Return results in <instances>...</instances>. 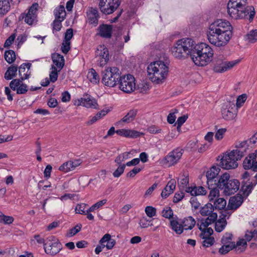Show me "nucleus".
<instances>
[{
    "label": "nucleus",
    "instance_id": "1",
    "mask_svg": "<svg viewBox=\"0 0 257 257\" xmlns=\"http://www.w3.org/2000/svg\"><path fill=\"white\" fill-rule=\"evenodd\" d=\"M207 35L211 44L218 47L224 46L232 37V27L228 21L219 19L210 25Z\"/></svg>",
    "mask_w": 257,
    "mask_h": 257
},
{
    "label": "nucleus",
    "instance_id": "2",
    "mask_svg": "<svg viewBox=\"0 0 257 257\" xmlns=\"http://www.w3.org/2000/svg\"><path fill=\"white\" fill-rule=\"evenodd\" d=\"M247 4V0H229L227 4V14L233 20L247 19L251 22L255 12L252 6Z\"/></svg>",
    "mask_w": 257,
    "mask_h": 257
},
{
    "label": "nucleus",
    "instance_id": "3",
    "mask_svg": "<svg viewBox=\"0 0 257 257\" xmlns=\"http://www.w3.org/2000/svg\"><path fill=\"white\" fill-rule=\"evenodd\" d=\"M168 71V64L162 61L151 63L148 67L149 78L156 84L163 82L167 76Z\"/></svg>",
    "mask_w": 257,
    "mask_h": 257
},
{
    "label": "nucleus",
    "instance_id": "4",
    "mask_svg": "<svg viewBox=\"0 0 257 257\" xmlns=\"http://www.w3.org/2000/svg\"><path fill=\"white\" fill-rule=\"evenodd\" d=\"M195 43L192 39L188 38L178 40L172 48L173 55L178 59L184 58L190 56L192 59Z\"/></svg>",
    "mask_w": 257,
    "mask_h": 257
},
{
    "label": "nucleus",
    "instance_id": "5",
    "mask_svg": "<svg viewBox=\"0 0 257 257\" xmlns=\"http://www.w3.org/2000/svg\"><path fill=\"white\" fill-rule=\"evenodd\" d=\"M121 73L116 67H110L102 72V82L105 86L113 87L118 84Z\"/></svg>",
    "mask_w": 257,
    "mask_h": 257
},
{
    "label": "nucleus",
    "instance_id": "6",
    "mask_svg": "<svg viewBox=\"0 0 257 257\" xmlns=\"http://www.w3.org/2000/svg\"><path fill=\"white\" fill-rule=\"evenodd\" d=\"M214 209L211 203H207L201 208L200 212L201 215L207 216L208 217L205 219L201 220L199 227L200 230L204 229L207 226L216 221L217 214L213 212Z\"/></svg>",
    "mask_w": 257,
    "mask_h": 257
},
{
    "label": "nucleus",
    "instance_id": "7",
    "mask_svg": "<svg viewBox=\"0 0 257 257\" xmlns=\"http://www.w3.org/2000/svg\"><path fill=\"white\" fill-rule=\"evenodd\" d=\"M240 159L232 151L226 152L221 159L220 165L227 170L235 169L238 166L237 161Z\"/></svg>",
    "mask_w": 257,
    "mask_h": 257
},
{
    "label": "nucleus",
    "instance_id": "8",
    "mask_svg": "<svg viewBox=\"0 0 257 257\" xmlns=\"http://www.w3.org/2000/svg\"><path fill=\"white\" fill-rule=\"evenodd\" d=\"M221 186V189L223 190L224 195L226 196L231 195L236 192L240 186V182L235 179H231L230 178H223V182Z\"/></svg>",
    "mask_w": 257,
    "mask_h": 257
},
{
    "label": "nucleus",
    "instance_id": "9",
    "mask_svg": "<svg viewBox=\"0 0 257 257\" xmlns=\"http://www.w3.org/2000/svg\"><path fill=\"white\" fill-rule=\"evenodd\" d=\"M183 153V149L177 148L168 153L162 160V163L169 167L174 166L179 162Z\"/></svg>",
    "mask_w": 257,
    "mask_h": 257
},
{
    "label": "nucleus",
    "instance_id": "10",
    "mask_svg": "<svg viewBox=\"0 0 257 257\" xmlns=\"http://www.w3.org/2000/svg\"><path fill=\"white\" fill-rule=\"evenodd\" d=\"M62 249V245L58 239L54 236L47 238L44 244V250L46 253L54 255L59 252Z\"/></svg>",
    "mask_w": 257,
    "mask_h": 257
},
{
    "label": "nucleus",
    "instance_id": "11",
    "mask_svg": "<svg viewBox=\"0 0 257 257\" xmlns=\"http://www.w3.org/2000/svg\"><path fill=\"white\" fill-rule=\"evenodd\" d=\"M135 81L134 77L131 74L122 76L120 75V79H119L118 82L120 89L125 93H128L133 92L135 89Z\"/></svg>",
    "mask_w": 257,
    "mask_h": 257
},
{
    "label": "nucleus",
    "instance_id": "12",
    "mask_svg": "<svg viewBox=\"0 0 257 257\" xmlns=\"http://www.w3.org/2000/svg\"><path fill=\"white\" fill-rule=\"evenodd\" d=\"M222 244V246L219 250V252L221 254H224L232 249H234L235 251L238 253H241L245 250L247 243L245 239H241L238 240L236 244L235 243H232Z\"/></svg>",
    "mask_w": 257,
    "mask_h": 257
},
{
    "label": "nucleus",
    "instance_id": "13",
    "mask_svg": "<svg viewBox=\"0 0 257 257\" xmlns=\"http://www.w3.org/2000/svg\"><path fill=\"white\" fill-rule=\"evenodd\" d=\"M222 244V246L219 250V252L221 254H224L232 249H234L235 251L238 253H241L245 250L247 243L245 239H241L238 240L236 244L235 243H232Z\"/></svg>",
    "mask_w": 257,
    "mask_h": 257
},
{
    "label": "nucleus",
    "instance_id": "14",
    "mask_svg": "<svg viewBox=\"0 0 257 257\" xmlns=\"http://www.w3.org/2000/svg\"><path fill=\"white\" fill-rule=\"evenodd\" d=\"M121 0H99V8L104 14L109 15L113 13L119 6Z\"/></svg>",
    "mask_w": 257,
    "mask_h": 257
},
{
    "label": "nucleus",
    "instance_id": "15",
    "mask_svg": "<svg viewBox=\"0 0 257 257\" xmlns=\"http://www.w3.org/2000/svg\"><path fill=\"white\" fill-rule=\"evenodd\" d=\"M239 60L231 61H226L222 59L216 60L213 67V70L217 73H222L232 68L239 62Z\"/></svg>",
    "mask_w": 257,
    "mask_h": 257
},
{
    "label": "nucleus",
    "instance_id": "16",
    "mask_svg": "<svg viewBox=\"0 0 257 257\" xmlns=\"http://www.w3.org/2000/svg\"><path fill=\"white\" fill-rule=\"evenodd\" d=\"M95 58L97 64L102 67L104 66L109 60V53L107 48L104 45H99L95 51Z\"/></svg>",
    "mask_w": 257,
    "mask_h": 257
},
{
    "label": "nucleus",
    "instance_id": "17",
    "mask_svg": "<svg viewBox=\"0 0 257 257\" xmlns=\"http://www.w3.org/2000/svg\"><path fill=\"white\" fill-rule=\"evenodd\" d=\"M38 6L37 3L33 4L26 15L23 14L21 15L22 18L24 19V21L28 25H32L37 23V12Z\"/></svg>",
    "mask_w": 257,
    "mask_h": 257
},
{
    "label": "nucleus",
    "instance_id": "18",
    "mask_svg": "<svg viewBox=\"0 0 257 257\" xmlns=\"http://www.w3.org/2000/svg\"><path fill=\"white\" fill-rule=\"evenodd\" d=\"M75 104L94 109L96 108L98 106L96 100L88 94H84L81 98L78 99Z\"/></svg>",
    "mask_w": 257,
    "mask_h": 257
},
{
    "label": "nucleus",
    "instance_id": "19",
    "mask_svg": "<svg viewBox=\"0 0 257 257\" xmlns=\"http://www.w3.org/2000/svg\"><path fill=\"white\" fill-rule=\"evenodd\" d=\"M196 57H195L194 54H192V60L195 65L199 66H204L212 61L213 52H211L209 55L206 53L196 55Z\"/></svg>",
    "mask_w": 257,
    "mask_h": 257
},
{
    "label": "nucleus",
    "instance_id": "20",
    "mask_svg": "<svg viewBox=\"0 0 257 257\" xmlns=\"http://www.w3.org/2000/svg\"><path fill=\"white\" fill-rule=\"evenodd\" d=\"M250 146V145L246 140L238 142L235 144V149L232 151L234 152L235 154L237 155L238 158L241 159V158L244 156L247 151L249 149Z\"/></svg>",
    "mask_w": 257,
    "mask_h": 257
},
{
    "label": "nucleus",
    "instance_id": "21",
    "mask_svg": "<svg viewBox=\"0 0 257 257\" xmlns=\"http://www.w3.org/2000/svg\"><path fill=\"white\" fill-rule=\"evenodd\" d=\"M24 80L15 79L12 80L10 83V88L15 91H17V93L19 94H25L28 91V86L24 83H21Z\"/></svg>",
    "mask_w": 257,
    "mask_h": 257
},
{
    "label": "nucleus",
    "instance_id": "22",
    "mask_svg": "<svg viewBox=\"0 0 257 257\" xmlns=\"http://www.w3.org/2000/svg\"><path fill=\"white\" fill-rule=\"evenodd\" d=\"M81 163L82 161L80 159H76L73 161L70 160L61 165L59 167V170L64 173H67L74 170Z\"/></svg>",
    "mask_w": 257,
    "mask_h": 257
},
{
    "label": "nucleus",
    "instance_id": "23",
    "mask_svg": "<svg viewBox=\"0 0 257 257\" xmlns=\"http://www.w3.org/2000/svg\"><path fill=\"white\" fill-rule=\"evenodd\" d=\"M211 52H213V50L208 44L201 43L196 45L195 43L194 51L192 54H194L195 57H196V55L206 53L209 55Z\"/></svg>",
    "mask_w": 257,
    "mask_h": 257
},
{
    "label": "nucleus",
    "instance_id": "24",
    "mask_svg": "<svg viewBox=\"0 0 257 257\" xmlns=\"http://www.w3.org/2000/svg\"><path fill=\"white\" fill-rule=\"evenodd\" d=\"M243 202V197L242 195L237 194L230 198L227 207L229 209L236 210L241 206Z\"/></svg>",
    "mask_w": 257,
    "mask_h": 257
},
{
    "label": "nucleus",
    "instance_id": "25",
    "mask_svg": "<svg viewBox=\"0 0 257 257\" xmlns=\"http://www.w3.org/2000/svg\"><path fill=\"white\" fill-rule=\"evenodd\" d=\"M97 34L104 38H110L112 36V26L110 25L102 24L98 28Z\"/></svg>",
    "mask_w": 257,
    "mask_h": 257
},
{
    "label": "nucleus",
    "instance_id": "26",
    "mask_svg": "<svg viewBox=\"0 0 257 257\" xmlns=\"http://www.w3.org/2000/svg\"><path fill=\"white\" fill-rule=\"evenodd\" d=\"M31 66V64L23 63L19 67V75L20 78L19 80H24L29 78L31 75V72L30 69Z\"/></svg>",
    "mask_w": 257,
    "mask_h": 257
},
{
    "label": "nucleus",
    "instance_id": "27",
    "mask_svg": "<svg viewBox=\"0 0 257 257\" xmlns=\"http://www.w3.org/2000/svg\"><path fill=\"white\" fill-rule=\"evenodd\" d=\"M257 158V153L250 154L246 157L243 161V167L244 169H251L253 170L256 158Z\"/></svg>",
    "mask_w": 257,
    "mask_h": 257
},
{
    "label": "nucleus",
    "instance_id": "28",
    "mask_svg": "<svg viewBox=\"0 0 257 257\" xmlns=\"http://www.w3.org/2000/svg\"><path fill=\"white\" fill-rule=\"evenodd\" d=\"M257 184V181L253 182L250 180H247L241 186L240 191L242 192V196L246 198L251 193L253 187Z\"/></svg>",
    "mask_w": 257,
    "mask_h": 257
},
{
    "label": "nucleus",
    "instance_id": "29",
    "mask_svg": "<svg viewBox=\"0 0 257 257\" xmlns=\"http://www.w3.org/2000/svg\"><path fill=\"white\" fill-rule=\"evenodd\" d=\"M116 133L119 136L126 138H137L140 136L139 132L130 129H119L116 131Z\"/></svg>",
    "mask_w": 257,
    "mask_h": 257
},
{
    "label": "nucleus",
    "instance_id": "30",
    "mask_svg": "<svg viewBox=\"0 0 257 257\" xmlns=\"http://www.w3.org/2000/svg\"><path fill=\"white\" fill-rule=\"evenodd\" d=\"M220 170V166L213 165L206 172V177H229L226 173L219 175Z\"/></svg>",
    "mask_w": 257,
    "mask_h": 257
},
{
    "label": "nucleus",
    "instance_id": "31",
    "mask_svg": "<svg viewBox=\"0 0 257 257\" xmlns=\"http://www.w3.org/2000/svg\"><path fill=\"white\" fill-rule=\"evenodd\" d=\"M176 187V181L175 179H171L167 184L166 187L163 190L161 193V196L163 198H166L172 194Z\"/></svg>",
    "mask_w": 257,
    "mask_h": 257
},
{
    "label": "nucleus",
    "instance_id": "32",
    "mask_svg": "<svg viewBox=\"0 0 257 257\" xmlns=\"http://www.w3.org/2000/svg\"><path fill=\"white\" fill-rule=\"evenodd\" d=\"M52 59L54 66L58 69V71H60L64 66V57L58 53L52 55Z\"/></svg>",
    "mask_w": 257,
    "mask_h": 257
},
{
    "label": "nucleus",
    "instance_id": "33",
    "mask_svg": "<svg viewBox=\"0 0 257 257\" xmlns=\"http://www.w3.org/2000/svg\"><path fill=\"white\" fill-rule=\"evenodd\" d=\"M207 183L209 189L219 188L221 189L220 185L222 184L223 178H207Z\"/></svg>",
    "mask_w": 257,
    "mask_h": 257
},
{
    "label": "nucleus",
    "instance_id": "34",
    "mask_svg": "<svg viewBox=\"0 0 257 257\" xmlns=\"http://www.w3.org/2000/svg\"><path fill=\"white\" fill-rule=\"evenodd\" d=\"M170 225L171 229L175 232L176 234H181L183 232V227L182 223H180L175 218H172L170 220Z\"/></svg>",
    "mask_w": 257,
    "mask_h": 257
},
{
    "label": "nucleus",
    "instance_id": "35",
    "mask_svg": "<svg viewBox=\"0 0 257 257\" xmlns=\"http://www.w3.org/2000/svg\"><path fill=\"white\" fill-rule=\"evenodd\" d=\"M183 230H191L195 226L196 221L192 216L184 218L181 221Z\"/></svg>",
    "mask_w": 257,
    "mask_h": 257
},
{
    "label": "nucleus",
    "instance_id": "36",
    "mask_svg": "<svg viewBox=\"0 0 257 257\" xmlns=\"http://www.w3.org/2000/svg\"><path fill=\"white\" fill-rule=\"evenodd\" d=\"M87 17L91 24L95 25L98 23V13L97 10L91 8L87 12Z\"/></svg>",
    "mask_w": 257,
    "mask_h": 257
},
{
    "label": "nucleus",
    "instance_id": "37",
    "mask_svg": "<svg viewBox=\"0 0 257 257\" xmlns=\"http://www.w3.org/2000/svg\"><path fill=\"white\" fill-rule=\"evenodd\" d=\"M222 117L226 120H232L236 116V111L223 108L221 111Z\"/></svg>",
    "mask_w": 257,
    "mask_h": 257
},
{
    "label": "nucleus",
    "instance_id": "38",
    "mask_svg": "<svg viewBox=\"0 0 257 257\" xmlns=\"http://www.w3.org/2000/svg\"><path fill=\"white\" fill-rule=\"evenodd\" d=\"M138 113L137 109H131L129 112L118 122H123L125 123H130L133 121Z\"/></svg>",
    "mask_w": 257,
    "mask_h": 257
},
{
    "label": "nucleus",
    "instance_id": "39",
    "mask_svg": "<svg viewBox=\"0 0 257 257\" xmlns=\"http://www.w3.org/2000/svg\"><path fill=\"white\" fill-rule=\"evenodd\" d=\"M18 68L17 66L11 65L9 67L5 74V78L6 80H11L17 75Z\"/></svg>",
    "mask_w": 257,
    "mask_h": 257
},
{
    "label": "nucleus",
    "instance_id": "40",
    "mask_svg": "<svg viewBox=\"0 0 257 257\" xmlns=\"http://www.w3.org/2000/svg\"><path fill=\"white\" fill-rule=\"evenodd\" d=\"M9 0H0V17H3L10 10Z\"/></svg>",
    "mask_w": 257,
    "mask_h": 257
},
{
    "label": "nucleus",
    "instance_id": "41",
    "mask_svg": "<svg viewBox=\"0 0 257 257\" xmlns=\"http://www.w3.org/2000/svg\"><path fill=\"white\" fill-rule=\"evenodd\" d=\"M87 78L91 83L95 84H97L100 80L98 74L93 68L90 69L88 72Z\"/></svg>",
    "mask_w": 257,
    "mask_h": 257
},
{
    "label": "nucleus",
    "instance_id": "42",
    "mask_svg": "<svg viewBox=\"0 0 257 257\" xmlns=\"http://www.w3.org/2000/svg\"><path fill=\"white\" fill-rule=\"evenodd\" d=\"M213 207L216 210H222L224 209L226 205V201L223 198L218 197L213 202Z\"/></svg>",
    "mask_w": 257,
    "mask_h": 257
},
{
    "label": "nucleus",
    "instance_id": "43",
    "mask_svg": "<svg viewBox=\"0 0 257 257\" xmlns=\"http://www.w3.org/2000/svg\"><path fill=\"white\" fill-rule=\"evenodd\" d=\"M55 19L64 20L66 16L65 8L63 6H60L56 8L54 12Z\"/></svg>",
    "mask_w": 257,
    "mask_h": 257
},
{
    "label": "nucleus",
    "instance_id": "44",
    "mask_svg": "<svg viewBox=\"0 0 257 257\" xmlns=\"http://www.w3.org/2000/svg\"><path fill=\"white\" fill-rule=\"evenodd\" d=\"M226 224L227 222L225 218L223 217L221 219H219L215 222V230L218 232L222 231L224 229Z\"/></svg>",
    "mask_w": 257,
    "mask_h": 257
},
{
    "label": "nucleus",
    "instance_id": "45",
    "mask_svg": "<svg viewBox=\"0 0 257 257\" xmlns=\"http://www.w3.org/2000/svg\"><path fill=\"white\" fill-rule=\"evenodd\" d=\"M5 59L9 64L14 62L16 60L15 53L13 50H8L5 53Z\"/></svg>",
    "mask_w": 257,
    "mask_h": 257
},
{
    "label": "nucleus",
    "instance_id": "46",
    "mask_svg": "<svg viewBox=\"0 0 257 257\" xmlns=\"http://www.w3.org/2000/svg\"><path fill=\"white\" fill-rule=\"evenodd\" d=\"M210 191L208 195V199L210 203H212L214 200L219 196V191L217 188L210 189Z\"/></svg>",
    "mask_w": 257,
    "mask_h": 257
},
{
    "label": "nucleus",
    "instance_id": "47",
    "mask_svg": "<svg viewBox=\"0 0 257 257\" xmlns=\"http://www.w3.org/2000/svg\"><path fill=\"white\" fill-rule=\"evenodd\" d=\"M51 72L49 74L50 80L54 83L57 81L58 78V69H57L54 65H52Z\"/></svg>",
    "mask_w": 257,
    "mask_h": 257
},
{
    "label": "nucleus",
    "instance_id": "48",
    "mask_svg": "<svg viewBox=\"0 0 257 257\" xmlns=\"http://www.w3.org/2000/svg\"><path fill=\"white\" fill-rule=\"evenodd\" d=\"M130 152H124L119 155L115 159V162L118 165H121V163L128 159L130 157Z\"/></svg>",
    "mask_w": 257,
    "mask_h": 257
},
{
    "label": "nucleus",
    "instance_id": "49",
    "mask_svg": "<svg viewBox=\"0 0 257 257\" xmlns=\"http://www.w3.org/2000/svg\"><path fill=\"white\" fill-rule=\"evenodd\" d=\"M162 216L166 218L172 219L173 217V212L170 207H166L164 208L162 212Z\"/></svg>",
    "mask_w": 257,
    "mask_h": 257
},
{
    "label": "nucleus",
    "instance_id": "50",
    "mask_svg": "<svg viewBox=\"0 0 257 257\" xmlns=\"http://www.w3.org/2000/svg\"><path fill=\"white\" fill-rule=\"evenodd\" d=\"M14 220L12 216H6L2 212L0 215V223L4 222L5 224H9L12 223Z\"/></svg>",
    "mask_w": 257,
    "mask_h": 257
},
{
    "label": "nucleus",
    "instance_id": "51",
    "mask_svg": "<svg viewBox=\"0 0 257 257\" xmlns=\"http://www.w3.org/2000/svg\"><path fill=\"white\" fill-rule=\"evenodd\" d=\"M247 38L250 43H254L257 41V30L251 31L247 35Z\"/></svg>",
    "mask_w": 257,
    "mask_h": 257
},
{
    "label": "nucleus",
    "instance_id": "52",
    "mask_svg": "<svg viewBox=\"0 0 257 257\" xmlns=\"http://www.w3.org/2000/svg\"><path fill=\"white\" fill-rule=\"evenodd\" d=\"M232 234L230 233H226L221 239L222 244L235 243L232 241Z\"/></svg>",
    "mask_w": 257,
    "mask_h": 257
},
{
    "label": "nucleus",
    "instance_id": "53",
    "mask_svg": "<svg viewBox=\"0 0 257 257\" xmlns=\"http://www.w3.org/2000/svg\"><path fill=\"white\" fill-rule=\"evenodd\" d=\"M38 187L40 189L46 190L48 187L51 186V183L47 179L40 181L38 184Z\"/></svg>",
    "mask_w": 257,
    "mask_h": 257
},
{
    "label": "nucleus",
    "instance_id": "54",
    "mask_svg": "<svg viewBox=\"0 0 257 257\" xmlns=\"http://www.w3.org/2000/svg\"><path fill=\"white\" fill-rule=\"evenodd\" d=\"M178 112V110L176 108L172 110V112L169 114L167 117V121L169 123L172 124L175 122L176 118L175 113Z\"/></svg>",
    "mask_w": 257,
    "mask_h": 257
},
{
    "label": "nucleus",
    "instance_id": "55",
    "mask_svg": "<svg viewBox=\"0 0 257 257\" xmlns=\"http://www.w3.org/2000/svg\"><path fill=\"white\" fill-rule=\"evenodd\" d=\"M194 196L205 195L207 193L205 189L202 186H194Z\"/></svg>",
    "mask_w": 257,
    "mask_h": 257
},
{
    "label": "nucleus",
    "instance_id": "56",
    "mask_svg": "<svg viewBox=\"0 0 257 257\" xmlns=\"http://www.w3.org/2000/svg\"><path fill=\"white\" fill-rule=\"evenodd\" d=\"M82 225L81 224H77L75 227L73 228L70 229L69 230V232L68 233V235L69 236H73L75 234H76L77 233L79 232L81 229Z\"/></svg>",
    "mask_w": 257,
    "mask_h": 257
},
{
    "label": "nucleus",
    "instance_id": "57",
    "mask_svg": "<svg viewBox=\"0 0 257 257\" xmlns=\"http://www.w3.org/2000/svg\"><path fill=\"white\" fill-rule=\"evenodd\" d=\"M246 99V95L245 94H242L239 95L236 100V106L237 108H239L242 106Z\"/></svg>",
    "mask_w": 257,
    "mask_h": 257
},
{
    "label": "nucleus",
    "instance_id": "58",
    "mask_svg": "<svg viewBox=\"0 0 257 257\" xmlns=\"http://www.w3.org/2000/svg\"><path fill=\"white\" fill-rule=\"evenodd\" d=\"M145 212L148 216L152 217L156 215V209L152 206H147L145 208Z\"/></svg>",
    "mask_w": 257,
    "mask_h": 257
},
{
    "label": "nucleus",
    "instance_id": "59",
    "mask_svg": "<svg viewBox=\"0 0 257 257\" xmlns=\"http://www.w3.org/2000/svg\"><path fill=\"white\" fill-rule=\"evenodd\" d=\"M202 232L200 235L202 237H207L210 236L213 233V229L211 227L207 226L204 229L201 230Z\"/></svg>",
    "mask_w": 257,
    "mask_h": 257
},
{
    "label": "nucleus",
    "instance_id": "60",
    "mask_svg": "<svg viewBox=\"0 0 257 257\" xmlns=\"http://www.w3.org/2000/svg\"><path fill=\"white\" fill-rule=\"evenodd\" d=\"M226 132V128H222L218 130L215 135V139L218 141L222 140Z\"/></svg>",
    "mask_w": 257,
    "mask_h": 257
},
{
    "label": "nucleus",
    "instance_id": "61",
    "mask_svg": "<svg viewBox=\"0 0 257 257\" xmlns=\"http://www.w3.org/2000/svg\"><path fill=\"white\" fill-rule=\"evenodd\" d=\"M202 238L204 239L203 241V245L205 247H209L212 245L214 242V238L211 236L202 237Z\"/></svg>",
    "mask_w": 257,
    "mask_h": 257
},
{
    "label": "nucleus",
    "instance_id": "62",
    "mask_svg": "<svg viewBox=\"0 0 257 257\" xmlns=\"http://www.w3.org/2000/svg\"><path fill=\"white\" fill-rule=\"evenodd\" d=\"M125 165L124 164L119 165L118 168L113 172L114 177H119L124 172Z\"/></svg>",
    "mask_w": 257,
    "mask_h": 257
},
{
    "label": "nucleus",
    "instance_id": "63",
    "mask_svg": "<svg viewBox=\"0 0 257 257\" xmlns=\"http://www.w3.org/2000/svg\"><path fill=\"white\" fill-rule=\"evenodd\" d=\"M86 204H78L75 207V211L77 213L84 214L86 212L85 210Z\"/></svg>",
    "mask_w": 257,
    "mask_h": 257
},
{
    "label": "nucleus",
    "instance_id": "64",
    "mask_svg": "<svg viewBox=\"0 0 257 257\" xmlns=\"http://www.w3.org/2000/svg\"><path fill=\"white\" fill-rule=\"evenodd\" d=\"M63 20L55 19L53 23V31H59L62 27L61 22Z\"/></svg>",
    "mask_w": 257,
    "mask_h": 257
}]
</instances>
